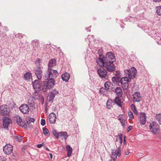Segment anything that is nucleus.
<instances>
[{
	"instance_id": "obj_1",
	"label": "nucleus",
	"mask_w": 161,
	"mask_h": 161,
	"mask_svg": "<svg viewBox=\"0 0 161 161\" xmlns=\"http://www.w3.org/2000/svg\"><path fill=\"white\" fill-rule=\"evenodd\" d=\"M58 75V72L55 70H51L46 71L44 73L43 78L45 80H48L47 82L44 81L43 84L44 85L46 84V87L48 89L53 88L55 84L54 79L56 78Z\"/></svg>"
},
{
	"instance_id": "obj_2",
	"label": "nucleus",
	"mask_w": 161,
	"mask_h": 161,
	"mask_svg": "<svg viewBox=\"0 0 161 161\" xmlns=\"http://www.w3.org/2000/svg\"><path fill=\"white\" fill-rule=\"evenodd\" d=\"M99 55V57L96 60V62L99 66L104 65V61L114 62L116 61L115 56L112 52L108 53L105 57L102 54H100Z\"/></svg>"
},
{
	"instance_id": "obj_3",
	"label": "nucleus",
	"mask_w": 161,
	"mask_h": 161,
	"mask_svg": "<svg viewBox=\"0 0 161 161\" xmlns=\"http://www.w3.org/2000/svg\"><path fill=\"white\" fill-rule=\"evenodd\" d=\"M124 72L125 75L130 79H133L135 77L137 72L136 68L134 67H131L129 69H126Z\"/></svg>"
},
{
	"instance_id": "obj_4",
	"label": "nucleus",
	"mask_w": 161,
	"mask_h": 161,
	"mask_svg": "<svg viewBox=\"0 0 161 161\" xmlns=\"http://www.w3.org/2000/svg\"><path fill=\"white\" fill-rule=\"evenodd\" d=\"M150 130L154 134H158L160 131L159 126L157 123L155 121L151 123L149 125Z\"/></svg>"
},
{
	"instance_id": "obj_5",
	"label": "nucleus",
	"mask_w": 161,
	"mask_h": 161,
	"mask_svg": "<svg viewBox=\"0 0 161 161\" xmlns=\"http://www.w3.org/2000/svg\"><path fill=\"white\" fill-rule=\"evenodd\" d=\"M10 109L8 106L6 104L0 106V114L3 116L8 115L10 113Z\"/></svg>"
},
{
	"instance_id": "obj_6",
	"label": "nucleus",
	"mask_w": 161,
	"mask_h": 161,
	"mask_svg": "<svg viewBox=\"0 0 161 161\" xmlns=\"http://www.w3.org/2000/svg\"><path fill=\"white\" fill-rule=\"evenodd\" d=\"M113 63L111 62L104 61V65L99 66L101 67H104L108 71L112 72L115 69V66Z\"/></svg>"
},
{
	"instance_id": "obj_7",
	"label": "nucleus",
	"mask_w": 161,
	"mask_h": 161,
	"mask_svg": "<svg viewBox=\"0 0 161 161\" xmlns=\"http://www.w3.org/2000/svg\"><path fill=\"white\" fill-rule=\"evenodd\" d=\"M129 80L127 77H125L121 79L119 82L122 87L124 89H127L128 87Z\"/></svg>"
},
{
	"instance_id": "obj_8",
	"label": "nucleus",
	"mask_w": 161,
	"mask_h": 161,
	"mask_svg": "<svg viewBox=\"0 0 161 161\" xmlns=\"http://www.w3.org/2000/svg\"><path fill=\"white\" fill-rule=\"evenodd\" d=\"M13 147L10 144H7L3 148V151L4 153L7 155L11 154L13 152Z\"/></svg>"
},
{
	"instance_id": "obj_9",
	"label": "nucleus",
	"mask_w": 161,
	"mask_h": 161,
	"mask_svg": "<svg viewBox=\"0 0 161 161\" xmlns=\"http://www.w3.org/2000/svg\"><path fill=\"white\" fill-rule=\"evenodd\" d=\"M97 72L99 77L101 78H105L107 76V71L103 67L98 69Z\"/></svg>"
},
{
	"instance_id": "obj_10",
	"label": "nucleus",
	"mask_w": 161,
	"mask_h": 161,
	"mask_svg": "<svg viewBox=\"0 0 161 161\" xmlns=\"http://www.w3.org/2000/svg\"><path fill=\"white\" fill-rule=\"evenodd\" d=\"M3 128L6 130L8 129V125L11 122L10 119L7 117H4L3 119Z\"/></svg>"
},
{
	"instance_id": "obj_11",
	"label": "nucleus",
	"mask_w": 161,
	"mask_h": 161,
	"mask_svg": "<svg viewBox=\"0 0 161 161\" xmlns=\"http://www.w3.org/2000/svg\"><path fill=\"white\" fill-rule=\"evenodd\" d=\"M133 101L134 102H140L142 99L141 94L139 92H136L133 95Z\"/></svg>"
},
{
	"instance_id": "obj_12",
	"label": "nucleus",
	"mask_w": 161,
	"mask_h": 161,
	"mask_svg": "<svg viewBox=\"0 0 161 161\" xmlns=\"http://www.w3.org/2000/svg\"><path fill=\"white\" fill-rule=\"evenodd\" d=\"M58 92L56 90H53L52 92H50V94L47 97V100L49 102H53L55 97V95L58 93Z\"/></svg>"
},
{
	"instance_id": "obj_13",
	"label": "nucleus",
	"mask_w": 161,
	"mask_h": 161,
	"mask_svg": "<svg viewBox=\"0 0 161 161\" xmlns=\"http://www.w3.org/2000/svg\"><path fill=\"white\" fill-rule=\"evenodd\" d=\"M19 109L21 112L25 114H27L28 113L30 110L29 107L26 104H23L22 105L19 107Z\"/></svg>"
},
{
	"instance_id": "obj_14",
	"label": "nucleus",
	"mask_w": 161,
	"mask_h": 161,
	"mask_svg": "<svg viewBox=\"0 0 161 161\" xmlns=\"http://www.w3.org/2000/svg\"><path fill=\"white\" fill-rule=\"evenodd\" d=\"M35 73L37 78L41 79L42 77V72L41 67H39L35 69Z\"/></svg>"
},
{
	"instance_id": "obj_15",
	"label": "nucleus",
	"mask_w": 161,
	"mask_h": 161,
	"mask_svg": "<svg viewBox=\"0 0 161 161\" xmlns=\"http://www.w3.org/2000/svg\"><path fill=\"white\" fill-rule=\"evenodd\" d=\"M48 120L51 124H54L56 119V116L54 113H51L48 116Z\"/></svg>"
},
{
	"instance_id": "obj_16",
	"label": "nucleus",
	"mask_w": 161,
	"mask_h": 161,
	"mask_svg": "<svg viewBox=\"0 0 161 161\" xmlns=\"http://www.w3.org/2000/svg\"><path fill=\"white\" fill-rule=\"evenodd\" d=\"M33 88L36 91H39L41 90V85L38 80H35L32 83Z\"/></svg>"
},
{
	"instance_id": "obj_17",
	"label": "nucleus",
	"mask_w": 161,
	"mask_h": 161,
	"mask_svg": "<svg viewBox=\"0 0 161 161\" xmlns=\"http://www.w3.org/2000/svg\"><path fill=\"white\" fill-rule=\"evenodd\" d=\"M140 122L142 125H144L146 121V116L144 113H141L139 116Z\"/></svg>"
},
{
	"instance_id": "obj_18",
	"label": "nucleus",
	"mask_w": 161,
	"mask_h": 161,
	"mask_svg": "<svg viewBox=\"0 0 161 161\" xmlns=\"http://www.w3.org/2000/svg\"><path fill=\"white\" fill-rule=\"evenodd\" d=\"M56 64V61L55 59H52L50 60L48 63V68L47 70H53L51 68L55 66Z\"/></svg>"
},
{
	"instance_id": "obj_19",
	"label": "nucleus",
	"mask_w": 161,
	"mask_h": 161,
	"mask_svg": "<svg viewBox=\"0 0 161 161\" xmlns=\"http://www.w3.org/2000/svg\"><path fill=\"white\" fill-rule=\"evenodd\" d=\"M115 76L113 77L112 78V81L114 82H116L117 81H119L120 77L121 75L119 71H117L116 72Z\"/></svg>"
},
{
	"instance_id": "obj_20",
	"label": "nucleus",
	"mask_w": 161,
	"mask_h": 161,
	"mask_svg": "<svg viewBox=\"0 0 161 161\" xmlns=\"http://www.w3.org/2000/svg\"><path fill=\"white\" fill-rule=\"evenodd\" d=\"M117 151L116 150H112L111 154V156L112 161H115L117 159Z\"/></svg>"
},
{
	"instance_id": "obj_21",
	"label": "nucleus",
	"mask_w": 161,
	"mask_h": 161,
	"mask_svg": "<svg viewBox=\"0 0 161 161\" xmlns=\"http://www.w3.org/2000/svg\"><path fill=\"white\" fill-rule=\"evenodd\" d=\"M69 74L67 73H65L62 75L61 78L62 80L65 82L68 81L70 78Z\"/></svg>"
},
{
	"instance_id": "obj_22",
	"label": "nucleus",
	"mask_w": 161,
	"mask_h": 161,
	"mask_svg": "<svg viewBox=\"0 0 161 161\" xmlns=\"http://www.w3.org/2000/svg\"><path fill=\"white\" fill-rule=\"evenodd\" d=\"M16 121L17 124L20 126H23L24 124L21 118L19 115H16Z\"/></svg>"
},
{
	"instance_id": "obj_23",
	"label": "nucleus",
	"mask_w": 161,
	"mask_h": 161,
	"mask_svg": "<svg viewBox=\"0 0 161 161\" xmlns=\"http://www.w3.org/2000/svg\"><path fill=\"white\" fill-rule=\"evenodd\" d=\"M115 92L117 95V97H121L123 95L122 90L120 87H117L115 89Z\"/></svg>"
},
{
	"instance_id": "obj_24",
	"label": "nucleus",
	"mask_w": 161,
	"mask_h": 161,
	"mask_svg": "<svg viewBox=\"0 0 161 161\" xmlns=\"http://www.w3.org/2000/svg\"><path fill=\"white\" fill-rule=\"evenodd\" d=\"M120 97H116L114 99V102L115 104L118 105L119 107H121L123 103L121 101Z\"/></svg>"
},
{
	"instance_id": "obj_25",
	"label": "nucleus",
	"mask_w": 161,
	"mask_h": 161,
	"mask_svg": "<svg viewBox=\"0 0 161 161\" xmlns=\"http://www.w3.org/2000/svg\"><path fill=\"white\" fill-rule=\"evenodd\" d=\"M66 148L67 151V156L69 157L72 153V149L69 145L66 146Z\"/></svg>"
},
{
	"instance_id": "obj_26",
	"label": "nucleus",
	"mask_w": 161,
	"mask_h": 161,
	"mask_svg": "<svg viewBox=\"0 0 161 161\" xmlns=\"http://www.w3.org/2000/svg\"><path fill=\"white\" fill-rule=\"evenodd\" d=\"M119 136V144H118L117 143H115L116 146L117 147H118V146H120V147L121 146V145L122 143V139L123 136L122 134L118 135Z\"/></svg>"
},
{
	"instance_id": "obj_27",
	"label": "nucleus",
	"mask_w": 161,
	"mask_h": 161,
	"mask_svg": "<svg viewBox=\"0 0 161 161\" xmlns=\"http://www.w3.org/2000/svg\"><path fill=\"white\" fill-rule=\"evenodd\" d=\"M59 136L62 137H63L66 140L67 138L68 134L66 132L61 131L59 133Z\"/></svg>"
},
{
	"instance_id": "obj_28",
	"label": "nucleus",
	"mask_w": 161,
	"mask_h": 161,
	"mask_svg": "<svg viewBox=\"0 0 161 161\" xmlns=\"http://www.w3.org/2000/svg\"><path fill=\"white\" fill-rule=\"evenodd\" d=\"M31 77V73L30 72H28L25 75V79L27 80H30Z\"/></svg>"
},
{
	"instance_id": "obj_29",
	"label": "nucleus",
	"mask_w": 161,
	"mask_h": 161,
	"mask_svg": "<svg viewBox=\"0 0 161 161\" xmlns=\"http://www.w3.org/2000/svg\"><path fill=\"white\" fill-rule=\"evenodd\" d=\"M111 83L108 82H106L104 84L105 88L106 90L110 89L111 86H110Z\"/></svg>"
},
{
	"instance_id": "obj_30",
	"label": "nucleus",
	"mask_w": 161,
	"mask_h": 161,
	"mask_svg": "<svg viewBox=\"0 0 161 161\" xmlns=\"http://www.w3.org/2000/svg\"><path fill=\"white\" fill-rule=\"evenodd\" d=\"M28 103L31 107H33L35 105V103L33 99H29L28 100Z\"/></svg>"
},
{
	"instance_id": "obj_31",
	"label": "nucleus",
	"mask_w": 161,
	"mask_h": 161,
	"mask_svg": "<svg viewBox=\"0 0 161 161\" xmlns=\"http://www.w3.org/2000/svg\"><path fill=\"white\" fill-rule=\"evenodd\" d=\"M156 119L159 122V123L161 124V114H156L155 116Z\"/></svg>"
},
{
	"instance_id": "obj_32",
	"label": "nucleus",
	"mask_w": 161,
	"mask_h": 161,
	"mask_svg": "<svg viewBox=\"0 0 161 161\" xmlns=\"http://www.w3.org/2000/svg\"><path fill=\"white\" fill-rule=\"evenodd\" d=\"M14 137L15 139L18 142H20L22 141V137L19 135L15 136Z\"/></svg>"
},
{
	"instance_id": "obj_33",
	"label": "nucleus",
	"mask_w": 161,
	"mask_h": 161,
	"mask_svg": "<svg viewBox=\"0 0 161 161\" xmlns=\"http://www.w3.org/2000/svg\"><path fill=\"white\" fill-rule=\"evenodd\" d=\"M156 12L158 15L161 16V6L156 7Z\"/></svg>"
},
{
	"instance_id": "obj_34",
	"label": "nucleus",
	"mask_w": 161,
	"mask_h": 161,
	"mask_svg": "<svg viewBox=\"0 0 161 161\" xmlns=\"http://www.w3.org/2000/svg\"><path fill=\"white\" fill-rule=\"evenodd\" d=\"M106 105L107 108L109 109H111V107H112V104H111V102H110V101L108 100L107 101L106 103Z\"/></svg>"
},
{
	"instance_id": "obj_35",
	"label": "nucleus",
	"mask_w": 161,
	"mask_h": 161,
	"mask_svg": "<svg viewBox=\"0 0 161 161\" xmlns=\"http://www.w3.org/2000/svg\"><path fill=\"white\" fill-rule=\"evenodd\" d=\"M52 133L53 135L58 139V137L59 133L55 130H53Z\"/></svg>"
},
{
	"instance_id": "obj_36",
	"label": "nucleus",
	"mask_w": 161,
	"mask_h": 161,
	"mask_svg": "<svg viewBox=\"0 0 161 161\" xmlns=\"http://www.w3.org/2000/svg\"><path fill=\"white\" fill-rule=\"evenodd\" d=\"M119 120L122 126L123 127H125V120L122 118H119Z\"/></svg>"
},
{
	"instance_id": "obj_37",
	"label": "nucleus",
	"mask_w": 161,
	"mask_h": 161,
	"mask_svg": "<svg viewBox=\"0 0 161 161\" xmlns=\"http://www.w3.org/2000/svg\"><path fill=\"white\" fill-rule=\"evenodd\" d=\"M118 147L117 151V154L118 157H119L121 155V149L120 146H118Z\"/></svg>"
},
{
	"instance_id": "obj_38",
	"label": "nucleus",
	"mask_w": 161,
	"mask_h": 161,
	"mask_svg": "<svg viewBox=\"0 0 161 161\" xmlns=\"http://www.w3.org/2000/svg\"><path fill=\"white\" fill-rule=\"evenodd\" d=\"M43 132L44 134L46 135H48L49 131L48 129L43 128Z\"/></svg>"
},
{
	"instance_id": "obj_39",
	"label": "nucleus",
	"mask_w": 161,
	"mask_h": 161,
	"mask_svg": "<svg viewBox=\"0 0 161 161\" xmlns=\"http://www.w3.org/2000/svg\"><path fill=\"white\" fill-rule=\"evenodd\" d=\"M128 115L129 118L131 119H133L134 116L133 115V113L130 111H129L128 113Z\"/></svg>"
},
{
	"instance_id": "obj_40",
	"label": "nucleus",
	"mask_w": 161,
	"mask_h": 161,
	"mask_svg": "<svg viewBox=\"0 0 161 161\" xmlns=\"http://www.w3.org/2000/svg\"><path fill=\"white\" fill-rule=\"evenodd\" d=\"M104 90H105V89L104 88H101L99 90L100 93L101 94H102L103 95H104Z\"/></svg>"
},
{
	"instance_id": "obj_41",
	"label": "nucleus",
	"mask_w": 161,
	"mask_h": 161,
	"mask_svg": "<svg viewBox=\"0 0 161 161\" xmlns=\"http://www.w3.org/2000/svg\"><path fill=\"white\" fill-rule=\"evenodd\" d=\"M16 37H19V38H22L23 36V35L22 34L18 33V34L15 35Z\"/></svg>"
},
{
	"instance_id": "obj_42",
	"label": "nucleus",
	"mask_w": 161,
	"mask_h": 161,
	"mask_svg": "<svg viewBox=\"0 0 161 161\" xmlns=\"http://www.w3.org/2000/svg\"><path fill=\"white\" fill-rule=\"evenodd\" d=\"M41 124L42 126H44L46 124L45 119H42L41 121Z\"/></svg>"
},
{
	"instance_id": "obj_43",
	"label": "nucleus",
	"mask_w": 161,
	"mask_h": 161,
	"mask_svg": "<svg viewBox=\"0 0 161 161\" xmlns=\"http://www.w3.org/2000/svg\"><path fill=\"white\" fill-rule=\"evenodd\" d=\"M130 107L131 109L133 111L134 109H136L135 106L134 104H131L130 105Z\"/></svg>"
},
{
	"instance_id": "obj_44",
	"label": "nucleus",
	"mask_w": 161,
	"mask_h": 161,
	"mask_svg": "<svg viewBox=\"0 0 161 161\" xmlns=\"http://www.w3.org/2000/svg\"><path fill=\"white\" fill-rule=\"evenodd\" d=\"M43 144H38L37 145V147L38 148H41L43 146Z\"/></svg>"
},
{
	"instance_id": "obj_45",
	"label": "nucleus",
	"mask_w": 161,
	"mask_h": 161,
	"mask_svg": "<svg viewBox=\"0 0 161 161\" xmlns=\"http://www.w3.org/2000/svg\"><path fill=\"white\" fill-rule=\"evenodd\" d=\"M133 111L134 114L136 115H138V113L137 111L136 110V109H134V110H133Z\"/></svg>"
},
{
	"instance_id": "obj_46",
	"label": "nucleus",
	"mask_w": 161,
	"mask_h": 161,
	"mask_svg": "<svg viewBox=\"0 0 161 161\" xmlns=\"http://www.w3.org/2000/svg\"><path fill=\"white\" fill-rule=\"evenodd\" d=\"M132 126H129L128 128V131H129L130 130L132 129Z\"/></svg>"
},
{
	"instance_id": "obj_47",
	"label": "nucleus",
	"mask_w": 161,
	"mask_h": 161,
	"mask_svg": "<svg viewBox=\"0 0 161 161\" xmlns=\"http://www.w3.org/2000/svg\"><path fill=\"white\" fill-rule=\"evenodd\" d=\"M29 119L30 121L31 122H34L35 121V119L33 118H29Z\"/></svg>"
},
{
	"instance_id": "obj_48",
	"label": "nucleus",
	"mask_w": 161,
	"mask_h": 161,
	"mask_svg": "<svg viewBox=\"0 0 161 161\" xmlns=\"http://www.w3.org/2000/svg\"><path fill=\"white\" fill-rule=\"evenodd\" d=\"M31 122L30 121V119H29V120H27L26 121V123L28 125Z\"/></svg>"
},
{
	"instance_id": "obj_49",
	"label": "nucleus",
	"mask_w": 161,
	"mask_h": 161,
	"mask_svg": "<svg viewBox=\"0 0 161 161\" xmlns=\"http://www.w3.org/2000/svg\"><path fill=\"white\" fill-rule=\"evenodd\" d=\"M49 155H50V157L51 159H52L53 158V155H52V154L51 153H49Z\"/></svg>"
},
{
	"instance_id": "obj_50",
	"label": "nucleus",
	"mask_w": 161,
	"mask_h": 161,
	"mask_svg": "<svg viewBox=\"0 0 161 161\" xmlns=\"http://www.w3.org/2000/svg\"><path fill=\"white\" fill-rule=\"evenodd\" d=\"M153 1L154 2H159L160 1V0H153Z\"/></svg>"
},
{
	"instance_id": "obj_51",
	"label": "nucleus",
	"mask_w": 161,
	"mask_h": 161,
	"mask_svg": "<svg viewBox=\"0 0 161 161\" xmlns=\"http://www.w3.org/2000/svg\"><path fill=\"white\" fill-rule=\"evenodd\" d=\"M129 154V152H125V155H128Z\"/></svg>"
},
{
	"instance_id": "obj_52",
	"label": "nucleus",
	"mask_w": 161,
	"mask_h": 161,
	"mask_svg": "<svg viewBox=\"0 0 161 161\" xmlns=\"http://www.w3.org/2000/svg\"><path fill=\"white\" fill-rule=\"evenodd\" d=\"M124 144L125 145H126V141L125 139H124Z\"/></svg>"
},
{
	"instance_id": "obj_53",
	"label": "nucleus",
	"mask_w": 161,
	"mask_h": 161,
	"mask_svg": "<svg viewBox=\"0 0 161 161\" xmlns=\"http://www.w3.org/2000/svg\"><path fill=\"white\" fill-rule=\"evenodd\" d=\"M40 61V59H37L36 60V64H37V62H39Z\"/></svg>"
},
{
	"instance_id": "obj_54",
	"label": "nucleus",
	"mask_w": 161,
	"mask_h": 161,
	"mask_svg": "<svg viewBox=\"0 0 161 161\" xmlns=\"http://www.w3.org/2000/svg\"><path fill=\"white\" fill-rule=\"evenodd\" d=\"M0 161H5L4 159H3L1 158H0Z\"/></svg>"
},
{
	"instance_id": "obj_55",
	"label": "nucleus",
	"mask_w": 161,
	"mask_h": 161,
	"mask_svg": "<svg viewBox=\"0 0 161 161\" xmlns=\"http://www.w3.org/2000/svg\"><path fill=\"white\" fill-rule=\"evenodd\" d=\"M44 102V97H42V104H43Z\"/></svg>"
},
{
	"instance_id": "obj_56",
	"label": "nucleus",
	"mask_w": 161,
	"mask_h": 161,
	"mask_svg": "<svg viewBox=\"0 0 161 161\" xmlns=\"http://www.w3.org/2000/svg\"><path fill=\"white\" fill-rule=\"evenodd\" d=\"M46 150H47V151H49V149H48V148H46Z\"/></svg>"
},
{
	"instance_id": "obj_57",
	"label": "nucleus",
	"mask_w": 161,
	"mask_h": 161,
	"mask_svg": "<svg viewBox=\"0 0 161 161\" xmlns=\"http://www.w3.org/2000/svg\"><path fill=\"white\" fill-rule=\"evenodd\" d=\"M125 138H126V136H124V139H125Z\"/></svg>"
},
{
	"instance_id": "obj_58",
	"label": "nucleus",
	"mask_w": 161,
	"mask_h": 161,
	"mask_svg": "<svg viewBox=\"0 0 161 161\" xmlns=\"http://www.w3.org/2000/svg\"><path fill=\"white\" fill-rule=\"evenodd\" d=\"M117 141H118V138H117L116 139V142H117Z\"/></svg>"
},
{
	"instance_id": "obj_59",
	"label": "nucleus",
	"mask_w": 161,
	"mask_h": 161,
	"mask_svg": "<svg viewBox=\"0 0 161 161\" xmlns=\"http://www.w3.org/2000/svg\"><path fill=\"white\" fill-rule=\"evenodd\" d=\"M1 23L0 22V26H1Z\"/></svg>"
},
{
	"instance_id": "obj_60",
	"label": "nucleus",
	"mask_w": 161,
	"mask_h": 161,
	"mask_svg": "<svg viewBox=\"0 0 161 161\" xmlns=\"http://www.w3.org/2000/svg\"><path fill=\"white\" fill-rule=\"evenodd\" d=\"M109 161H112V160H109Z\"/></svg>"
}]
</instances>
